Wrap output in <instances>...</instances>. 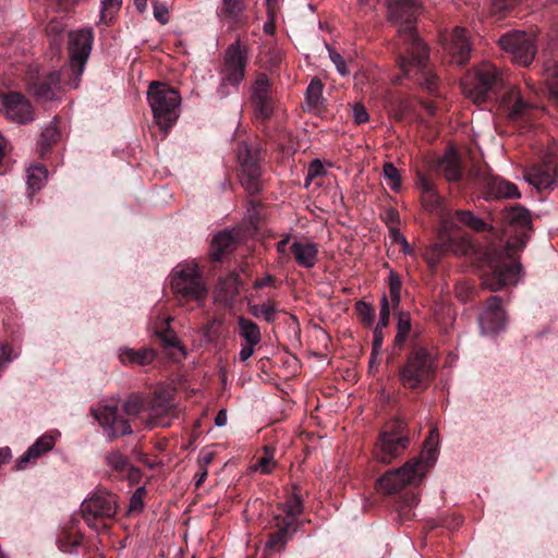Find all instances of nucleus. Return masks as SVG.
Instances as JSON below:
<instances>
[{
  "label": "nucleus",
  "mask_w": 558,
  "mask_h": 558,
  "mask_svg": "<svg viewBox=\"0 0 558 558\" xmlns=\"http://www.w3.org/2000/svg\"><path fill=\"white\" fill-rule=\"evenodd\" d=\"M456 216L462 226H466L472 230L483 231L486 228V223L470 210H457Z\"/></svg>",
  "instance_id": "nucleus-40"
},
{
  "label": "nucleus",
  "mask_w": 558,
  "mask_h": 558,
  "mask_svg": "<svg viewBox=\"0 0 558 558\" xmlns=\"http://www.w3.org/2000/svg\"><path fill=\"white\" fill-rule=\"evenodd\" d=\"M0 110L8 120L19 124H25L34 120L33 106L21 93L10 92L1 95Z\"/></svg>",
  "instance_id": "nucleus-16"
},
{
  "label": "nucleus",
  "mask_w": 558,
  "mask_h": 558,
  "mask_svg": "<svg viewBox=\"0 0 558 558\" xmlns=\"http://www.w3.org/2000/svg\"><path fill=\"white\" fill-rule=\"evenodd\" d=\"M500 48L508 52L514 63L521 66L530 65L536 54L534 37L525 32L515 31L505 34L498 39Z\"/></svg>",
  "instance_id": "nucleus-13"
},
{
  "label": "nucleus",
  "mask_w": 558,
  "mask_h": 558,
  "mask_svg": "<svg viewBox=\"0 0 558 558\" xmlns=\"http://www.w3.org/2000/svg\"><path fill=\"white\" fill-rule=\"evenodd\" d=\"M383 173L386 185L393 192H399L401 189V175L399 170L391 162H386L383 166Z\"/></svg>",
  "instance_id": "nucleus-42"
},
{
  "label": "nucleus",
  "mask_w": 558,
  "mask_h": 558,
  "mask_svg": "<svg viewBox=\"0 0 558 558\" xmlns=\"http://www.w3.org/2000/svg\"><path fill=\"white\" fill-rule=\"evenodd\" d=\"M57 137H58L57 129L52 125L47 126L43 131L40 140H39V146H40L41 150L48 148L51 145V143L56 142Z\"/></svg>",
  "instance_id": "nucleus-50"
},
{
  "label": "nucleus",
  "mask_w": 558,
  "mask_h": 558,
  "mask_svg": "<svg viewBox=\"0 0 558 558\" xmlns=\"http://www.w3.org/2000/svg\"><path fill=\"white\" fill-rule=\"evenodd\" d=\"M153 10L155 19L161 24H167L169 22V11L168 7L163 3H160L156 0L153 1Z\"/></svg>",
  "instance_id": "nucleus-52"
},
{
  "label": "nucleus",
  "mask_w": 558,
  "mask_h": 558,
  "mask_svg": "<svg viewBox=\"0 0 558 558\" xmlns=\"http://www.w3.org/2000/svg\"><path fill=\"white\" fill-rule=\"evenodd\" d=\"M439 170L448 181H458L461 178L460 160L457 153L452 149L446 151L439 161Z\"/></svg>",
  "instance_id": "nucleus-32"
},
{
  "label": "nucleus",
  "mask_w": 558,
  "mask_h": 558,
  "mask_svg": "<svg viewBox=\"0 0 558 558\" xmlns=\"http://www.w3.org/2000/svg\"><path fill=\"white\" fill-rule=\"evenodd\" d=\"M445 50L450 57L449 62L462 65L469 58L471 45L466 36V31L462 27H454L449 41L445 45Z\"/></svg>",
  "instance_id": "nucleus-23"
},
{
  "label": "nucleus",
  "mask_w": 558,
  "mask_h": 558,
  "mask_svg": "<svg viewBox=\"0 0 558 558\" xmlns=\"http://www.w3.org/2000/svg\"><path fill=\"white\" fill-rule=\"evenodd\" d=\"M521 266L505 254H490L482 275L483 284L499 291L509 284H515L520 279Z\"/></svg>",
  "instance_id": "nucleus-10"
},
{
  "label": "nucleus",
  "mask_w": 558,
  "mask_h": 558,
  "mask_svg": "<svg viewBox=\"0 0 558 558\" xmlns=\"http://www.w3.org/2000/svg\"><path fill=\"white\" fill-rule=\"evenodd\" d=\"M119 357L122 363H131L140 366H145L150 364L155 357L156 353L153 349L143 348L141 350H133L130 348H124L120 350Z\"/></svg>",
  "instance_id": "nucleus-31"
},
{
  "label": "nucleus",
  "mask_w": 558,
  "mask_h": 558,
  "mask_svg": "<svg viewBox=\"0 0 558 558\" xmlns=\"http://www.w3.org/2000/svg\"><path fill=\"white\" fill-rule=\"evenodd\" d=\"M147 100L159 128L165 131L170 129L179 118V93L166 84L151 82L147 90Z\"/></svg>",
  "instance_id": "nucleus-7"
},
{
  "label": "nucleus",
  "mask_w": 558,
  "mask_h": 558,
  "mask_svg": "<svg viewBox=\"0 0 558 558\" xmlns=\"http://www.w3.org/2000/svg\"><path fill=\"white\" fill-rule=\"evenodd\" d=\"M12 361L11 357V348L8 345H0V371L2 372L3 368Z\"/></svg>",
  "instance_id": "nucleus-57"
},
{
  "label": "nucleus",
  "mask_w": 558,
  "mask_h": 558,
  "mask_svg": "<svg viewBox=\"0 0 558 558\" xmlns=\"http://www.w3.org/2000/svg\"><path fill=\"white\" fill-rule=\"evenodd\" d=\"M283 524L280 526V523H277L279 529L270 534L269 539L266 543V549L269 553L280 551L289 539L291 532V522H282Z\"/></svg>",
  "instance_id": "nucleus-35"
},
{
  "label": "nucleus",
  "mask_w": 558,
  "mask_h": 558,
  "mask_svg": "<svg viewBox=\"0 0 558 558\" xmlns=\"http://www.w3.org/2000/svg\"><path fill=\"white\" fill-rule=\"evenodd\" d=\"M171 288L175 296L184 302L202 304L208 295V289L195 262L182 263L173 268Z\"/></svg>",
  "instance_id": "nucleus-6"
},
{
  "label": "nucleus",
  "mask_w": 558,
  "mask_h": 558,
  "mask_svg": "<svg viewBox=\"0 0 558 558\" xmlns=\"http://www.w3.org/2000/svg\"><path fill=\"white\" fill-rule=\"evenodd\" d=\"M439 218L438 239L439 243L433 245L430 250L438 255H442L446 252L453 251V233L460 229L461 223L458 221L456 211L452 214L449 210H440L437 216Z\"/></svg>",
  "instance_id": "nucleus-21"
},
{
  "label": "nucleus",
  "mask_w": 558,
  "mask_h": 558,
  "mask_svg": "<svg viewBox=\"0 0 558 558\" xmlns=\"http://www.w3.org/2000/svg\"><path fill=\"white\" fill-rule=\"evenodd\" d=\"M235 238L231 231H222L216 234L211 241L210 254L213 259L220 260L221 257L233 248Z\"/></svg>",
  "instance_id": "nucleus-33"
},
{
  "label": "nucleus",
  "mask_w": 558,
  "mask_h": 558,
  "mask_svg": "<svg viewBox=\"0 0 558 558\" xmlns=\"http://www.w3.org/2000/svg\"><path fill=\"white\" fill-rule=\"evenodd\" d=\"M178 416V411L169 389L160 388L155 391L154 398L147 408V420H143L149 428L155 426L168 427Z\"/></svg>",
  "instance_id": "nucleus-14"
},
{
  "label": "nucleus",
  "mask_w": 558,
  "mask_h": 558,
  "mask_svg": "<svg viewBox=\"0 0 558 558\" xmlns=\"http://www.w3.org/2000/svg\"><path fill=\"white\" fill-rule=\"evenodd\" d=\"M422 86L429 93H434L437 88V77L430 73H426Z\"/></svg>",
  "instance_id": "nucleus-59"
},
{
  "label": "nucleus",
  "mask_w": 558,
  "mask_h": 558,
  "mask_svg": "<svg viewBox=\"0 0 558 558\" xmlns=\"http://www.w3.org/2000/svg\"><path fill=\"white\" fill-rule=\"evenodd\" d=\"M324 174H325V168H324V165L322 163V161L319 159L313 160L308 165V168H307V174H306V179H305L306 185H308V183L312 180H314L318 177H323Z\"/></svg>",
  "instance_id": "nucleus-49"
},
{
  "label": "nucleus",
  "mask_w": 558,
  "mask_h": 558,
  "mask_svg": "<svg viewBox=\"0 0 558 558\" xmlns=\"http://www.w3.org/2000/svg\"><path fill=\"white\" fill-rule=\"evenodd\" d=\"M353 119L356 124H362L368 121V113L363 105L355 104L352 109Z\"/></svg>",
  "instance_id": "nucleus-55"
},
{
  "label": "nucleus",
  "mask_w": 558,
  "mask_h": 558,
  "mask_svg": "<svg viewBox=\"0 0 558 558\" xmlns=\"http://www.w3.org/2000/svg\"><path fill=\"white\" fill-rule=\"evenodd\" d=\"M282 510L287 514L282 522H291V525H293L294 520L302 512L301 498L295 495L289 497L282 505Z\"/></svg>",
  "instance_id": "nucleus-41"
},
{
  "label": "nucleus",
  "mask_w": 558,
  "mask_h": 558,
  "mask_svg": "<svg viewBox=\"0 0 558 558\" xmlns=\"http://www.w3.org/2000/svg\"><path fill=\"white\" fill-rule=\"evenodd\" d=\"M276 464L277 463L274 458V450L265 447L264 456L257 460L256 464L254 465V470L260 472L262 474H269L276 468Z\"/></svg>",
  "instance_id": "nucleus-43"
},
{
  "label": "nucleus",
  "mask_w": 558,
  "mask_h": 558,
  "mask_svg": "<svg viewBox=\"0 0 558 558\" xmlns=\"http://www.w3.org/2000/svg\"><path fill=\"white\" fill-rule=\"evenodd\" d=\"M506 220L510 227L520 233V236H527L532 225L529 210L523 207H513L507 213Z\"/></svg>",
  "instance_id": "nucleus-30"
},
{
  "label": "nucleus",
  "mask_w": 558,
  "mask_h": 558,
  "mask_svg": "<svg viewBox=\"0 0 558 558\" xmlns=\"http://www.w3.org/2000/svg\"><path fill=\"white\" fill-rule=\"evenodd\" d=\"M247 64V48L240 40L232 43L225 52L223 63L219 71L220 83L216 93L220 99L238 92L244 80Z\"/></svg>",
  "instance_id": "nucleus-5"
},
{
  "label": "nucleus",
  "mask_w": 558,
  "mask_h": 558,
  "mask_svg": "<svg viewBox=\"0 0 558 558\" xmlns=\"http://www.w3.org/2000/svg\"><path fill=\"white\" fill-rule=\"evenodd\" d=\"M118 509V500L116 495L98 490L89 498H86L81 505V513L89 527L99 531L107 529L104 523L107 519H112Z\"/></svg>",
  "instance_id": "nucleus-11"
},
{
  "label": "nucleus",
  "mask_w": 558,
  "mask_h": 558,
  "mask_svg": "<svg viewBox=\"0 0 558 558\" xmlns=\"http://www.w3.org/2000/svg\"><path fill=\"white\" fill-rule=\"evenodd\" d=\"M499 108L509 120L519 121L529 117L534 107L517 86H509L500 96Z\"/></svg>",
  "instance_id": "nucleus-17"
},
{
  "label": "nucleus",
  "mask_w": 558,
  "mask_h": 558,
  "mask_svg": "<svg viewBox=\"0 0 558 558\" xmlns=\"http://www.w3.org/2000/svg\"><path fill=\"white\" fill-rule=\"evenodd\" d=\"M386 4L389 20L398 26L399 66L410 77L421 72L428 59V49L417 37L414 27L421 3L417 0H386Z\"/></svg>",
  "instance_id": "nucleus-1"
},
{
  "label": "nucleus",
  "mask_w": 558,
  "mask_h": 558,
  "mask_svg": "<svg viewBox=\"0 0 558 558\" xmlns=\"http://www.w3.org/2000/svg\"><path fill=\"white\" fill-rule=\"evenodd\" d=\"M496 11H505L513 5L518 0H492Z\"/></svg>",
  "instance_id": "nucleus-61"
},
{
  "label": "nucleus",
  "mask_w": 558,
  "mask_h": 558,
  "mask_svg": "<svg viewBox=\"0 0 558 558\" xmlns=\"http://www.w3.org/2000/svg\"><path fill=\"white\" fill-rule=\"evenodd\" d=\"M389 318H390L389 301H388L387 296L384 295L380 300L379 320H378L376 327L386 328L389 324Z\"/></svg>",
  "instance_id": "nucleus-51"
},
{
  "label": "nucleus",
  "mask_w": 558,
  "mask_h": 558,
  "mask_svg": "<svg viewBox=\"0 0 558 558\" xmlns=\"http://www.w3.org/2000/svg\"><path fill=\"white\" fill-rule=\"evenodd\" d=\"M252 105L257 119L265 121L272 114L274 106L270 95V81L264 73H259L252 85Z\"/></svg>",
  "instance_id": "nucleus-18"
},
{
  "label": "nucleus",
  "mask_w": 558,
  "mask_h": 558,
  "mask_svg": "<svg viewBox=\"0 0 558 558\" xmlns=\"http://www.w3.org/2000/svg\"><path fill=\"white\" fill-rule=\"evenodd\" d=\"M435 356L425 348L411 352L407 363L400 371L402 385L410 389L426 386L436 374Z\"/></svg>",
  "instance_id": "nucleus-8"
},
{
  "label": "nucleus",
  "mask_w": 558,
  "mask_h": 558,
  "mask_svg": "<svg viewBox=\"0 0 558 558\" xmlns=\"http://www.w3.org/2000/svg\"><path fill=\"white\" fill-rule=\"evenodd\" d=\"M69 38V66L74 75V78L71 80L68 84L70 87L76 88L92 51L94 35L92 29L84 28L71 32Z\"/></svg>",
  "instance_id": "nucleus-12"
},
{
  "label": "nucleus",
  "mask_w": 558,
  "mask_h": 558,
  "mask_svg": "<svg viewBox=\"0 0 558 558\" xmlns=\"http://www.w3.org/2000/svg\"><path fill=\"white\" fill-rule=\"evenodd\" d=\"M145 400L138 396L129 397L120 409L118 402L111 400L93 409V415L102 426L105 434L114 438L132 433L131 421L147 420L142 414L147 412Z\"/></svg>",
  "instance_id": "nucleus-3"
},
{
  "label": "nucleus",
  "mask_w": 558,
  "mask_h": 558,
  "mask_svg": "<svg viewBox=\"0 0 558 558\" xmlns=\"http://www.w3.org/2000/svg\"><path fill=\"white\" fill-rule=\"evenodd\" d=\"M328 48V52H329V58L331 60V62L335 64L338 73L342 76H347L349 74V69L347 66V63L344 61V59L342 58V56L336 51L333 48L331 47H327Z\"/></svg>",
  "instance_id": "nucleus-48"
},
{
  "label": "nucleus",
  "mask_w": 558,
  "mask_h": 558,
  "mask_svg": "<svg viewBox=\"0 0 558 558\" xmlns=\"http://www.w3.org/2000/svg\"><path fill=\"white\" fill-rule=\"evenodd\" d=\"M506 87L504 73L490 62H483L461 82L463 95L481 105Z\"/></svg>",
  "instance_id": "nucleus-4"
},
{
  "label": "nucleus",
  "mask_w": 558,
  "mask_h": 558,
  "mask_svg": "<svg viewBox=\"0 0 558 558\" xmlns=\"http://www.w3.org/2000/svg\"><path fill=\"white\" fill-rule=\"evenodd\" d=\"M409 446V437L405 424L401 420L389 422L380 433L378 441L374 447L376 461L389 464L398 458Z\"/></svg>",
  "instance_id": "nucleus-9"
},
{
  "label": "nucleus",
  "mask_w": 558,
  "mask_h": 558,
  "mask_svg": "<svg viewBox=\"0 0 558 558\" xmlns=\"http://www.w3.org/2000/svg\"><path fill=\"white\" fill-rule=\"evenodd\" d=\"M240 292V280L234 274L221 277L214 291L215 301L223 305H231Z\"/></svg>",
  "instance_id": "nucleus-27"
},
{
  "label": "nucleus",
  "mask_w": 558,
  "mask_h": 558,
  "mask_svg": "<svg viewBox=\"0 0 558 558\" xmlns=\"http://www.w3.org/2000/svg\"><path fill=\"white\" fill-rule=\"evenodd\" d=\"M417 185L421 190L422 204L426 210L438 216L440 210L446 209L442 205L444 199L436 192L434 182L420 174Z\"/></svg>",
  "instance_id": "nucleus-26"
},
{
  "label": "nucleus",
  "mask_w": 558,
  "mask_h": 558,
  "mask_svg": "<svg viewBox=\"0 0 558 558\" xmlns=\"http://www.w3.org/2000/svg\"><path fill=\"white\" fill-rule=\"evenodd\" d=\"M238 332L245 343L257 345L262 341L259 327L243 316L238 317Z\"/></svg>",
  "instance_id": "nucleus-34"
},
{
  "label": "nucleus",
  "mask_w": 558,
  "mask_h": 558,
  "mask_svg": "<svg viewBox=\"0 0 558 558\" xmlns=\"http://www.w3.org/2000/svg\"><path fill=\"white\" fill-rule=\"evenodd\" d=\"M524 180L537 191L551 190L557 185V165L544 161L532 165L524 170Z\"/></svg>",
  "instance_id": "nucleus-19"
},
{
  "label": "nucleus",
  "mask_w": 558,
  "mask_h": 558,
  "mask_svg": "<svg viewBox=\"0 0 558 558\" xmlns=\"http://www.w3.org/2000/svg\"><path fill=\"white\" fill-rule=\"evenodd\" d=\"M290 251L295 263L303 268L312 269L318 260V245L312 241H294Z\"/></svg>",
  "instance_id": "nucleus-25"
},
{
  "label": "nucleus",
  "mask_w": 558,
  "mask_h": 558,
  "mask_svg": "<svg viewBox=\"0 0 558 558\" xmlns=\"http://www.w3.org/2000/svg\"><path fill=\"white\" fill-rule=\"evenodd\" d=\"M60 434L58 432H51L49 434H45L40 436L27 450L26 452L20 457L16 462V469L23 470L26 468L27 463L32 460H36L40 458L43 454L50 451Z\"/></svg>",
  "instance_id": "nucleus-24"
},
{
  "label": "nucleus",
  "mask_w": 558,
  "mask_h": 558,
  "mask_svg": "<svg viewBox=\"0 0 558 558\" xmlns=\"http://www.w3.org/2000/svg\"><path fill=\"white\" fill-rule=\"evenodd\" d=\"M106 461L107 464L118 473H126L134 470L129 460L117 450L110 451L106 456Z\"/></svg>",
  "instance_id": "nucleus-38"
},
{
  "label": "nucleus",
  "mask_w": 558,
  "mask_h": 558,
  "mask_svg": "<svg viewBox=\"0 0 558 558\" xmlns=\"http://www.w3.org/2000/svg\"><path fill=\"white\" fill-rule=\"evenodd\" d=\"M27 87L39 101L56 100L62 92L61 73L50 71L39 74L37 70L31 69L27 74Z\"/></svg>",
  "instance_id": "nucleus-15"
},
{
  "label": "nucleus",
  "mask_w": 558,
  "mask_h": 558,
  "mask_svg": "<svg viewBox=\"0 0 558 558\" xmlns=\"http://www.w3.org/2000/svg\"><path fill=\"white\" fill-rule=\"evenodd\" d=\"M439 434L429 432L424 442L421 457L407 461L401 468L387 471L378 478L379 488L386 494H393L405 486H417L423 481L428 468L436 461Z\"/></svg>",
  "instance_id": "nucleus-2"
},
{
  "label": "nucleus",
  "mask_w": 558,
  "mask_h": 558,
  "mask_svg": "<svg viewBox=\"0 0 558 558\" xmlns=\"http://www.w3.org/2000/svg\"><path fill=\"white\" fill-rule=\"evenodd\" d=\"M256 344L244 343L239 352V359L241 362L247 361L255 352Z\"/></svg>",
  "instance_id": "nucleus-58"
},
{
  "label": "nucleus",
  "mask_w": 558,
  "mask_h": 558,
  "mask_svg": "<svg viewBox=\"0 0 558 558\" xmlns=\"http://www.w3.org/2000/svg\"><path fill=\"white\" fill-rule=\"evenodd\" d=\"M324 85L320 80L313 78L306 88L305 100L310 108H317L323 102Z\"/></svg>",
  "instance_id": "nucleus-37"
},
{
  "label": "nucleus",
  "mask_w": 558,
  "mask_h": 558,
  "mask_svg": "<svg viewBox=\"0 0 558 558\" xmlns=\"http://www.w3.org/2000/svg\"><path fill=\"white\" fill-rule=\"evenodd\" d=\"M487 194L494 198H519L518 186L500 177H494L487 182Z\"/></svg>",
  "instance_id": "nucleus-28"
},
{
  "label": "nucleus",
  "mask_w": 558,
  "mask_h": 558,
  "mask_svg": "<svg viewBox=\"0 0 558 558\" xmlns=\"http://www.w3.org/2000/svg\"><path fill=\"white\" fill-rule=\"evenodd\" d=\"M356 307H357L359 312L363 315L366 323L372 324L373 317H374L373 307L365 302H357Z\"/></svg>",
  "instance_id": "nucleus-56"
},
{
  "label": "nucleus",
  "mask_w": 558,
  "mask_h": 558,
  "mask_svg": "<svg viewBox=\"0 0 558 558\" xmlns=\"http://www.w3.org/2000/svg\"><path fill=\"white\" fill-rule=\"evenodd\" d=\"M238 157L241 166V184L250 194L257 193L260 187V168L257 159L251 154L246 145L239 148Z\"/></svg>",
  "instance_id": "nucleus-20"
},
{
  "label": "nucleus",
  "mask_w": 558,
  "mask_h": 558,
  "mask_svg": "<svg viewBox=\"0 0 558 558\" xmlns=\"http://www.w3.org/2000/svg\"><path fill=\"white\" fill-rule=\"evenodd\" d=\"M144 495H145V488L144 487H138L134 492V494H133V496L131 497V500H130V510L131 511L141 510L143 508Z\"/></svg>",
  "instance_id": "nucleus-54"
},
{
  "label": "nucleus",
  "mask_w": 558,
  "mask_h": 558,
  "mask_svg": "<svg viewBox=\"0 0 558 558\" xmlns=\"http://www.w3.org/2000/svg\"><path fill=\"white\" fill-rule=\"evenodd\" d=\"M244 10V0H222L221 7L217 10V15L222 24L232 28L240 20Z\"/></svg>",
  "instance_id": "nucleus-29"
},
{
  "label": "nucleus",
  "mask_w": 558,
  "mask_h": 558,
  "mask_svg": "<svg viewBox=\"0 0 558 558\" xmlns=\"http://www.w3.org/2000/svg\"><path fill=\"white\" fill-rule=\"evenodd\" d=\"M100 22L110 23L113 13L119 11L122 4V0H100Z\"/></svg>",
  "instance_id": "nucleus-44"
},
{
  "label": "nucleus",
  "mask_w": 558,
  "mask_h": 558,
  "mask_svg": "<svg viewBox=\"0 0 558 558\" xmlns=\"http://www.w3.org/2000/svg\"><path fill=\"white\" fill-rule=\"evenodd\" d=\"M389 292L392 304L395 306L399 305L401 299V280L393 271L389 275Z\"/></svg>",
  "instance_id": "nucleus-47"
},
{
  "label": "nucleus",
  "mask_w": 558,
  "mask_h": 558,
  "mask_svg": "<svg viewBox=\"0 0 558 558\" xmlns=\"http://www.w3.org/2000/svg\"><path fill=\"white\" fill-rule=\"evenodd\" d=\"M385 328L375 327L374 337H373V352L371 363L375 359L376 355L379 354L383 342H384V330Z\"/></svg>",
  "instance_id": "nucleus-53"
},
{
  "label": "nucleus",
  "mask_w": 558,
  "mask_h": 558,
  "mask_svg": "<svg viewBox=\"0 0 558 558\" xmlns=\"http://www.w3.org/2000/svg\"><path fill=\"white\" fill-rule=\"evenodd\" d=\"M170 320H171V317H169V316L163 317L160 322V326L154 327V333L162 340V342L165 343L166 347H177L178 339L169 330Z\"/></svg>",
  "instance_id": "nucleus-39"
},
{
  "label": "nucleus",
  "mask_w": 558,
  "mask_h": 558,
  "mask_svg": "<svg viewBox=\"0 0 558 558\" xmlns=\"http://www.w3.org/2000/svg\"><path fill=\"white\" fill-rule=\"evenodd\" d=\"M214 459V452H201L199 457H198V465H199V469H207V466L211 463Z\"/></svg>",
  "instance_id": "nucleus-60"
},
{
  "label": "nucleus",
  "mask_w": 558,
  "mask_h": 558,
  "mask_svg": "<svg viewBox=\"0 0 558 558\" xmlns=\"http://www.w3.org/2000/svg\"><path fill=\"white\" fill-rule=\"evenodd\" d=\"M547 85L550 99L558 105V80H555Z\"/></svg>",
  "instance_id": "nucleus-64"
},
{
  "label": "nucleus",
  "mask_w": 558,
  "mask_h": 558,
  "mask_svg": "<svg viewBox=\"0 0 558 558\" xmlns=\"http://www.w3.org/2000/svg\"><path fill=\"white\" fill-rule=\"evenodd\" d=\"M272 282H274V277L271 275H266L263 278L256 279L254 281L253 287L255 289H262V288H265L267 286H270Z\"/></svg>",
  "instance_id": "nucleus-63"
},
{
  "label": "nucleus",
  "mask_w": 558,
  "mask_h": 558,
  "mask_svg": "<svg viewBox=\"0 0 558 558\" xmlns=\"http://www.w3.org/2000/svg\"><path fill=\"white\" fill-rule=\"evenodd\" d=\"M411 330V323L408 317H400L398 322V331L399 333L409 335Z\"/></svg>",
  "instance_id": "nucleus-62"
},
{
  "label": "nucleus",
  "mask_w": 558,
  "mask_h": 558,
  "mask_svg": "<svg viewBox=\"0 0 558 558\" xmlns=\"http://www.w3.org/2000/svg\"><path fill=\"white\" fill-rule=\"evenodd\" d=\"M250 311L254 316H262L267 322H274L276 319V308L271 302H266L260 305H252Z\"/></svg>",
  "instance_id": "nucleus-45"
},
{
  "label": "nucleus",
  "mask_w": 558,
  "mask_h": 558,
  "mask_svg": "<svg viewBox=\"0 0 558 558\" xmlns=\"http://www.w3.org/2000/svg\"><path fill=\"white\" fill-rule=\"evenodd\" d=\"M48 177V171L41 166H31L27 169V186L33 192L40 190Z\"/></svg>",
  "instance_id": "nucleus-36"
},
{
  "label": "nucleus",
  "mask_w": 558,
  "mask_h": 558,
  "mask_svg": "<svg viewBox=\"0 0 558 558\" xmlns=\"http://www.w3.org/2000/svg\"><path fill=\"white\" fill-rule=\"evenodd\" d=\"M506 313L501 306L499 296H490L480 316V326L485 335L497 333L505 328Z\"/></svg>",
  "instance_id": "nucleus-22"
},
{
  "label": "nucleus",
  "mask_w": 558,
  "mask_h": 558,
  "mask_svg": "<svg viewBox=\"0 0 558 558\" xmlns=\"http://www.w3.org/2000/svg\"><path fill=\"white\" fill-rule=\"evenodd\" d=\"M543 75L546 84L558 80V60L553 57H548L543 62Z\"/></svg>",
  "instance_id": "nucleus-46"
}]
</instances>
